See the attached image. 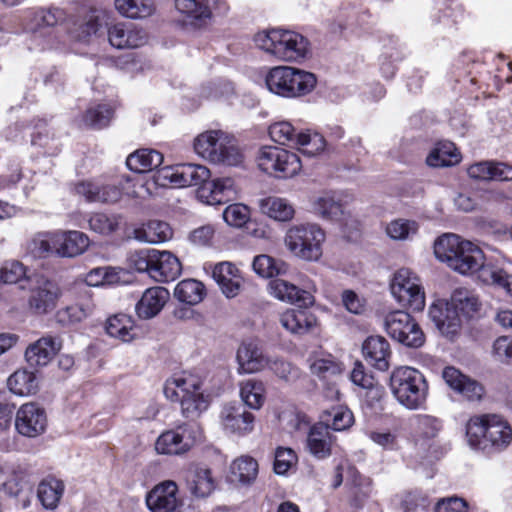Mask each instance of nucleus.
Segmentation results:
<instances>
[{"label": "nucleus", "instance_id": "obj_25", "mask_svg": "<svg viewBox=\"0 0 512 512\" xmlns=\"http://www.w3.org/2000/svg\"><path fill=\"white\" fill-rule=\"evenodd\" d=\"M153 255L150 277L156 282L173 281L181 274V263L171 252L155 249Z\"/></svg>", "mask_w": 512, "mask_h": 512}, {"label": "nucleus", "instance_id": "obj_55", "mask_svg": "<svg viewBox=\"0 0 512 512\" xmlns=\"http://www.w3.org/2000/svg\"><path fill=\"white\" fill-rule=\"evenodd\" d=\"M418 224L413 220L396 219L386 226V234L393 240L404 241L418 232Z\"/></svg>", "mask_w": 512, "mask_h": 512}, {"label": "nucleus", "instance_id": "obj_18", "mask_svg": "<svg viewBox=\"0 0 512 512\" xmlns=\"http://www.w3.org/2000/svg\"><path fill=\"white\" fill-rule=\"evenodd\" d=\"M169 299L168 289L162 286L147 288L136 303L135 312L140 319H152L162 311Z\"/></svg>", "mask_w": 512, "mask_h": 512}, {"label": "nucleus", "instance_id": "obj_22", "mask_svg": "<svg viewBox=\"0 0 512 512\" xmlns=\"http://www.w3.org/2000/svg\"><path fill=\"white\" fill-rule=\"evenodd\" d=\"M110 44L118 49L138 48L147 42L146 32L135 25L115 24L108 30Z\"/></svg>", "mask_w": 512, "mask_h": 512}, {"label": "nucleus", "instance_id": "obj_50", "mask_svg": "<svg viewBox=\"0 0 512 512\" xmlns=\"http://www.w3.org/2000/svg\"><path fill=\"white\" fill-rule=\"evenodd\" d=\"M70 295L75 300V305L85 313V317L92 316L96 310V304L93 300L91 289H88L85 283H73L69 288Z\"/></svg>", "mask_w": 512, "mask_h": 512}, {"label": "nucleus", "instance_id": "obj_44", "mask_svg": "<svg viewBox=\"0 0 512 512\" xmlns=\"http://www.w3.org/2000/svg\"><path fill=\"white\" fill-rule=\"evenodd\" d=\"M89 228L102 236L116 233L124 223L121 214L94 213L89 218Z\"/></svg>", "mask_w": 512, "mask_h": 512}, {"label": "nucleus", "instance_id": "obj_19", "mask_svg": "<svg viewBox=\"0 0 512 512\" xmlns=\"http://www.w3.org/2000/svg\"><path fill=\"white\" fill-rule=\"evenodd\" d=\"M239 370L246 374L260 372L267 368L269 356L265 355L260 345L255 341L243 342L236 354Z\"/></svg>", "mask_w": 512, "mask_h": 512}, {"label": "nucleus", "instance_id": "obj_6", "mask_svg": "<svg viewBox=\"0 0 512 512\" xmlns=\"http://www.w3.org/2000/svg\"><path fill=\"white\" fill-rule=\"evenodd\" d=\"M265 82L272 93L295 98L310 93L317 81L313 73L290 66H278L268 72Z\"/></svg>", "mask_w": 512, "mask_h": 512}, {"label": "nucleus", "instance_id": "obj_51", "mask_svg": "<svg viewBox=\"0 0 512 512\" xmlns=\"http://www.w3.org/2000/svg\"><path fill=\"white\" fill-rule=\"evenodd\" d=\"M55 232L36 234L29 243L28 249L34 257L43 258L57 250Z\"/></svg>", "mask_w": 512, "mask_h": 512}, {"label": "nucleus", "instance_id": "obj_20", "mask_svg": "<svg viewBox=\"0 0 512 512\" xmlns=\"http://www.w3.org/2000/svg\"><path fill=\"white\" fill-rule=\"evenodd\" d=\"M212 277L227 298H234L239 294L243 278L235 264L227 261L215 264Z\"/></svg>", "mask_w": 512, "mask_h": 512}, {"label": "nucleus", "instance_id": "obj_11", "mask_svg": "<svg viewBox=\"0 0 512 512\" xmlns=\"http://www.w3.org/2000/svg\"><path fill=\"white\" fill-rule=\"evenodd\" d=\"M201 437L200 427L195 423H187L163 432L155 442V449L158 454L180 455L190 450Z\"/></svg>", "mask_w": 512, "mask_h": 512}, {"label": "nucleus", "instance_id": "obj_27", "mask_svg": "<svg viewBox=\"0 0 512 512\" xmlns=\"http://www.w3.org/2000/svg\"><path fill=\"white\" fill-rule=\"evenodd\" d=\"M269 292L275 298L299 307H307L313 304V295L306 290H300L297 286L282 279H274L268 284Z\"/></svg>", "mask_w": 512, "mask_h": 512}, {"label": "nucleus", "instance_id": "obj_58", "mask_svg": "<svg viewBox=\"0 0 512 512\" xmlns=\"http://www.w3.org/2000/svg\"><path fill=\"white\" fill-rule=\"evenodd\" d=\"M267 368H269L280 380L285 382L295 381L300 376V371L297 367L280 357H269V364Z\"/></svg>", "mask_w": 512, "mask_h": 512}, {"label": "nucleus", "instance_id": "obj_62", "mask_svg": "<svg viewBox=\"0 0 512 512\" xmlns=\"http://www.w3.org/2000/svg\"><path fill=\"white\" fill-rule=\"evenodd\" d=\"M312 374L320 378H327L329 376H336L341 374V364L335 361L332 357L317 358L310 364Z\"/></svg>", "mask_w": 512, "mask_h": 512}, {"label": "nucleus", "instance_id": "obj_59", "mask_svg": "<svg viewBox=\"0 0 512 512\" xmlns=\"http://www.w3.org/2000/svg\"><path fill=\"white\" fill-rule=\"evenodd\" d=\"M301 166V161L297 154L283 149L275 176L281 178L292 177L301 170Z\"/></svg>", "mask_w": 512, "mask_h": 512}, {"label": "nucleus", "instance_id": "obj_10", "mask_svg": "<svg viewBox=\"0 0 512 512\" xmlns=\"http://www.w3.org/2000/svg\"><path fill=\"white\" fill-rule=\"evenodd\" d=\"M387 334L408 348H420L425 343V334L417 321L407 312L396 310L384 319Z\"/></svg>", "mask_w": 512, "mask_h": 512}, {"label": "nucleus", "instance_id": "obj_35", "mask_svg": "<svg viewBox=\"0 0 512 512\" xmlns=\"http://www.w3.org/2000/svg\"><path fill=\"white\" fill-rule=\"evenodd\" d=\"M261 213L277 221H289L294 217L295 210L285 198L268 196L258 200Z\"/></svg>", "mask_w": 512, "mask_h": 512}, {"label": "nucleus", "instance_id": "obj_23", "mask_svg": "<svg viewBox=\"0 0 512 512\" xmlns=\"http://www.w3.org/2000/svg\"><path fill=\"white\" fill-rule=\"evenodd\" d=\"M365 360L379 371H387L390 366L391 349L389 342L382 336H370L362 345Z\"/></svg>", "mask_w": 512, "mask_h": 512}, {"label": "nucleus", "instance_id": "obj_21", "mask_svg": "<svg viewBox=\"0 0 512 512\" xmlns=\"http://www.w3.org/2000/svg\"><path fill=\"white\" fill-rule=\"evenodd\" d=\"M218 0H175L177 11L195 27L206 25Z\"/></svg>", "mask_w": 512, "mask_h": 512}, {"label": "nucleus", "instance_id": "obj_52", "mask_svg": "<svg viewBox=\"0 0 512 512\" xmlns=\"http://www.w3.org/2000/svg\"><path fill=\"white\" fill-rule=\"evenodd\" d=\"M325 145V139L318 133L298 132V139H296L295 146L304 155L312 157L321 153Z\"/></svg>", "mask_w": 512, "mask_h": 512}, {"label": "nucleus", "instance_id": "obj_43", "mask_svg": "<svg viewBox=\"0 0 512 512\" xmlns=\"http://www.w3.org/2000/svg\"><path fill=\"white\" fill-rule=\"evenodd\" d=\"M265 385L261 380L248 379L240 383V397L252 409H260L265 402Z\"/></svg>", "mask_w": 512, "mask_h": 512}, {"label": "nucleus", "instance_id": "obj_8", "mask_svg": "<svg viewBox=\"0 0 512 512\" xmlns=\"http://www.w3.org/2000/svg\"><path fill=\"white\" fill-rule=\"evenodd\" d=\"M325 232L315 223L291 226L285 235V245L296 257L306 261H317L322 255Z\"/></svg>", "mask_w": 512, "mask_h": 512}, {"label": "nucleus", "instance_id": "obj_41", "mask_svg": "<svg viewBox=\"0 0 512 512\" xmlns=\"http://www.w3.org/2000/svg\"><path fill=\"white\" fill-rule=\"evenodd\" d=\"M64 492V484L56 478L42 480L37 489V497L46 509H55Z\"/></svg>", "mask_w": 512, "mask_h": 512}, {"label": "nucleus", "instance_id": "obj_36", "mask_svg": "<svg viewBox=\"0 0 512 512\" xmlns=\"http://www.w3.org/2000/svg\"><path fill=\"white\" fill-rule=\"evenodd\" d=\"M133 237L140 242L162 243L172 237V229L166 222L151 220L142 227L134 229Z\"/></svg>", "mask_w": 512, "mask_h": 512}, {"label": "nucleus", "instance_id": "obj_32", "mask_svg": "<svg viewBox=\"0 0 512 512\" xmlns=\"http://www.w3.org/2000/svg\"><path fill=\"white\" fill-rule=\"evenodd\" d=\"M449 301L461 318H474L481 309L478 295L467 288L455 289Z\"/></svg>", "mask_w": 512, "mask_h": 512}, {"label": "nucleus", "instance_id": "obj_54", "mask_svg": "<svg viewBox=\"0 0 512 512\" xmlns=\"http://www.w3.org/2000/svg\"><path fill=\"white\" fill-rule=\"evenodd\" d=\"M113 116V109L107 104H98L89 108L83 116V121L87 126L95 129L106 127Z\"/></svg>", "mask_w": 512, "mask_h": 512}, {"label": "nucleus", "instance_id": "obj_14", "mask_svg": "<svg viewBox=\"0 0 512 512\" xmlns=\"http://www.w3.org/2000/svg\"><path fill=\"white\" fill-rule=\"evenodd\" d=\"M61 296L62 291L56 283L42 279L30 290L28 308L35 315L48 314L56 308Z\"/></svg>", "mask_w": 512, "mask_h": 512}, {"label": "nucleus", "instance_id": "obj_49", "mask_svg": "<svg viewBox=\"0 0 512 512\" xmlns=\"http://www.w3.org/2000/svg\"><path fill=\"white\" fill-rule=\"evenodd\" d=\"M221 131H208L200 134L194 142L195 152L204 159L215 163L219 158V153L214 150L213 145H218L217 141Z\"/></svg>", "mask_w": 512, "mask_h": 512}, {"label": "nucleus", "instance_id": "obj_26", "mask_svg": "<svg viewBox=\"0 0 512 512\" xmlns=\"http://www.w3.org/2000/svg\"><path fill=\"white\" fill-rule=\"evenodd\" d=\"M57 244L56 255L76 257L83 254L90 245L88 236L77 230L57 231L54 236Z\"/></svg>", "mask_w": 512, "mask_h": 512}, {"label": "nucleus", "instance_id": "obj_24", "mask_svg": "<svg viewBox=\"0 0 512 512\" xmlns=\"http://www.w3.org/2000/svg\"><path fill=\"white\" fill-rule=\"evenodd\" d=\"M61 349V341L52 336H44L30 344L25 351V359L32 367L47 365Z\"/></svg>", "mask_w": 512, "mask_h": 512}, {"label": "nucleus", "instance_id": "obj_38", "mask_svg": "<svg viewBox=\"0 0 512 512\" xmlns=\"http://www.w3.org/2000/svg\"><path fill=\"white\" fill-rule=\"evenodd\" d=\"M105 329L110 337L122 342H130L134 339V320L126 314H116L106 321Z\"/></svg>", "mask_w": 512, "mask_h": 512}, {"label": "nucleus", "instance_id": "obj_64", "mask_svg": "<svg viewBox=\"0 0 512 512\" xmlns=\"http://www.w3.org/2000/svg\"><path fill=\"white\" fill-rule=\"evenodd\" d=\"M415 426L423 437L434 438L442 429V421L431 415H418L415 418Z\"/></svg>", "mask_w": 512, "mask_h": 512}, {"label": "nucleus", "instance_id": "obj_63", "mask_svg": "<svg viewBox=\"0 0 512 512\" xmlns=\"http://www.w3.org/2000/svg\"><path fill=\"white\" fill-rule=\"evenodd\" d=\"M250 211L246 205L232 204L223 211L225 222L234 227H242L249 220Z\"/></svg>", "mask_w": 512, "mask_h": 512}, {"label": "nucleus", "instance_id": "obj_34", "mask_svg": "<svg viewBox=\"0 0 512 512\" xmlns=\"http://www.w3.org/2000/svg\"><path fill=\"white\" fill-rule=\"evenodd\" d=\"M313 210L324 219L340 221L344 219L345 207L335 192H324L313 202Z\"/></svg>", "mask_w": 512, "mask_h": 512}, {"label": "nucleus", "instance_id": "obj_29", "mask_svg": "<svg viewBox=\"0 0 512 512\" xmlns=\"http://www.w3.org/2000/svg\"><path fill=\"white\" fill-rule=\"evenodd\" d=\"M280 324L292 334L304 335L317 324L316 317L304 309H288L280 315Z\"/></svg>", "mask_w": 512, "mask_h": 512}, {"label": "nucleus", "instance_id": "obj_12", "mask_svg": "<svg viewBox=\"0 0 512 512\" xmlns=\"http://www.w3.org/2000/svg\"><path fill=\"white\" fill-rule=\"evenodd\" d=\"M47 425V413L39 403L28 402L17 410L15 428L19 434L35 438L46 431Z\"/></svg>", "mask_w": 512, "mask_h": 512}, {"label": "nucleus", "instance_id": "obj_17", "mask_svg": "<svg viewBox=\"0 0 512 512\" xmlns=\"http://www.w3.org/2000/svg\"><path fill=\"white\" fill-rule=\"evenodd\" d=\"M429 317L441 334L453 337L461 329L460 314L450 305V301H437L429 307Z\"/></svg>", "mask_w": 512, "mask_h": 512}, {"label": "nucleus", "instance_id": "obj_42", "mask_svg": "<svg viewBox=\"0 0 512 512\" xmlns=\"http://www.w3.org/2000/svg\"><path fill=\"white\" fill-rule=\"evenodd\" d=\"M206 295L205 286L198 280L185 279L179 282L174 289L177 300L188 305L200 303Z\"/></svg>", "mask_w": 512, "mask_h": 512}, {"label": "nucleus", "instance_id": "obj_45", "mask_svg": "<svg viewBox=\"0 0 512 512\" xmlns=\"http://www.w3.org/2000/svg\"><path fill=\"white\" fill-rule=\"evenodd\" d=\"M354 423V416L351 410L344 406L333 407L331 410H326L322 415V422L328 430L344 431L352 426Z\"/></svg>", "mask_w": 512, "mask_h": 512}, {"label": "nucleus", "instance_id": "obj_2", "mask_svg": "<svg viewBox=\"0 0 512 512\" xmlns=\"http://www.w3.org/2000/svg\"><path fill=\"white\" fill-rule=\"evenodd\" d=\"M210 170L200 164H181L165 166L154 175L155 182L160 186L173 184L178 187L199 186L197 198L206 204L217 205L235 200L237 189L230 177L209 180Z\"/></svg>", "mask_w": 512, "mask_h": 512}, {"label": "nucleus", "instance_id": "obj_13", "mask_svg": "<svg viewBox=\"0 0 512 512\" xmlns=\"http://www.w3.org/2000/svg\"><path fill=\"white\" fill-rule=\"evenodd\" d=\"M219 418L222 428L227 433L245 436L254 430L255 416L243 404H225Z\"/></svg>", "mask_w": 512, "mask_h": 512}, {"label": "nucleus", "instance_id": "obj_56", "mask_svg": "<svg viewBox=\"0 0 512 512\" xmlns=\"http://www.w3.org/2000/svg\"><path fill=\"white\" fill-rule=\"evenodd\" d=\"M283 148L276 146H264L257 155L258 167L269 174L276 175Z\"/></svg>", "mask_w": 512, "mask_h": 512}, {"label": "nucleus", "instance_id": "obj_9", "mask_svg": "<svg viewBox=\"0 0 512 512\" xmlns=\"http://www.w3.org/2000/svg\"><path fill=\"white\" fill-rule=\"evenodd\" d=\"M390 291L399 304L414 312H420L425 307V292L421 279L409 268H401L394 273Z\"/></svg>", "mask_w": 512, "mask_h": 512}, {"label": "nucleus", "instance_id": "obj_53", "mask_svg": "<svg viewBox=\"0 0 512 512\" xmlns=\"http://www.w3.org/2000/svg\"><path fill=\"white\" fill-rule=\"evenodd\" d=\"M350 379L355 385L363 389L370 390V392L374 394V397H381V386L378 385V383L375 381L374 377L371 374L365 371V367L361 362H355L354 367L350 373Z\"/></svg>", "mask_w": 512, "mask_h": 512}, {"label": "nucleus", "instance_id": "obj_3", "mask_svg": "<svg viewBox=\"0 0 512 512\" xmlns=\"http://www.w3.org/2000/svg\"><path fill=\"white\" fill-rule=\"evenodd\" d=\"M466 439L469 447L486 454L506 450L512 442V427L499 414L472 416L466 424Z\"/></svg>", "mask_w": 512, "mask_h": 512}, {"label": "nucleus", "instance_id": "obj_46", "mask_svg": "<svg viewBox=\"0 0 512 512\" xmlns=\"http://www.w3.org/2000/svg\"><path fill=\"white\" fill-rule=\"evenodd\" d=\"M115 7L121 15L132 19L148 17L155 10L153 0H115Z\"/></svg>", "mask_w": 512, "mask_h": 512}, {"label": "nucleus", "instance_id": "obj_16", "mask_svg": "<svg viewBox=\"0 0 512 512\" xmlns=\"http://www.w3.org/2000/svg\"><path fill=\"white\" fill-rule=\"evenodd\" d=\"M445 383L468 401H480L485 393L484 387L478 381L464 375L459 369L448 366L442 371Z\"/></svg>", "mask_w": 512, "mask_h": 512}, {"label": "nucleus", "instance_id": "obj_48", "mask_svg": "<svg viewBox=\"0 0 512 512\" xmlns=\"http://www.w3.org/2000/svg\"><path fill=\"white\" fill-rule=\"evenodd\" d=\"M231 474L233 480L242 484H250L255 481L258 475V463L250 456H241L233 461Z\"/></svg>", "mask_w": 512, "mask_h": 512}, {"label": "nucleus", "instance_id": "obj_7", "mask_svg": "<svg viewBox=\"0 0 512 512\" xmlns=\"http://www.w3.org/2000/svg\"><path fill=\"white\" fill-rule=\"evenodd\" d=\"M164 395L173 402H179L184 417L195 419L208 408L200 383L192 376H176L166 381Z\"/></svg>", "mask_w": 512, "mask_h": 512}, {"label": "nucleus", "instance_id": "obj_1", "mask_svg": "<svg viewBox=\"0 0 512 512\" xmlns=\"http://www.w3.org/2000/svg\"><path fill=\"white\" fill-rule=\"evenodd\" d=\"M434 254L454 271L462 275L478 272L482 282L497 285L512 296V271L505 266L485 263L483 251L473 242L456 234H444L435 241Z\"/></svg>", "mask_w": 512, "mask_h": 512}, {"label": "nucleus", "instance_id": "obj_40", "mask_svg": "<svg viewBox=\"0 0 512 512\" xmlns=\"http://www.w3.org/2000/svg\"><path fill=\"white\" fill-rule=\"evenodd\" d=\"M461 155L451 142L439 143L427 156L426 163L431 167L453 166L460 162Z\"/></svg>", "mask_w": 512, "mask_h": 512}, {"label": "nucleus", "instance_id": "obj_60", "mask_svg": "<svg viewBox=\"0 0 512 512\" xmlns=\"http://www.w3.org/2000/svg\"><path fill=\"white\" fill-rule=\"evenodd\" d=\"M154 251L155 249L146 248L131 252L128 257L129 266L137 272H146L150 276Z\"/></svg>", "mask_w": 512, "mask_h": 512}, {"label": "nucleus", "instance_id": "obj_31", "mask_svg": "<svg viewBox=\"0 0 512 512\" xmlns=\"http://www.w3.org/2000/svg\"><path fill=\"white\" fill-rule=\"evenodd\" d=\"M467 173L476 180H512V166L502 162H478L469 166Z\"/></svg>", "mask_w": 512, "mask_h": 512}, {"label": "nucleus", "instance_id": "obj_47", "mask_svg": "<svg viewBox=\"0 0 512 512\" xmlns=\"http://www.w3.org/2000/svg\"><path fill=\"white\" fill-rule=\"evenodd\" d=\"M253 270L263 278H272L287 272V264L279 259L269 255L261 254L254 258L252 263Z\"/></svg>", "mask_w": 512, "mask_h": 512}, {"label": "nucleus", "instance_id": "obj_57", "mask_svg": "<svg viewBox=\"0 0 512 512\" xmlns=\"http://www.w3.org/2000/svg\"><path fill=\"white\" fill-rule=\"evenodd\" d=\"M269 135L274 142L282 145L289 144L295 146L296 139H298V133L295 128L287 121L276 122L270 125Z\"/></svg>", "mask_w": 512, "mask_h": 512}, {"label": "nucleus", "instance_id": "obj_30", "mask_svg": "<svg viewBox=\"0 0 512 512\" xmlns=\"http://www.w3.org/2000/svg\"><path fill=\"white\" fill-rule=\"evenodd\" d=\"M78 195L84 196L89 202L113 204L120 200L121 189L116 185L99 186L91 182H81L75 186Z\"/></svg>", "mask_w": 512, "mask_h": 512}, {"label": "nucleus", "instance_id": "obj_37", "mask_svg": "<svg viewBox=\"0 0 512 512\" xmlns=\"http://www.w3.org/2000/svg\"><path fill=\"white\" fill-rule=\"evenodd\" d=\"M163 162L160 152L153 149H140L126 159L127 167L134 172L144 173L158 168Z\"/></svg>", "mask_w": 512, "mask_h": 512}, {"label": "nucleus", "instance_id": "obj_28", "mask_svg": "<svg viewBox=\"0 0 512 512\" xmlns=\"http://www.w3.org/2000/svg\"><path fill=\"white\" fill-rule=\"evenodd\" d=\"M335 437L323 424H316L309 430L306 448L311 455L319 460L328 458L332 453Z\"/></svg>", "mask_w": 512, "mask_h": 512}, {"label": "nucleus", "instance_id": "obj_39", "mask_svg": "<svg viewBox=\"0 0 512 512\" xmlns=\"http://www.w3.org/2000/svg\"><path fill=\"white\" fill-rule=\"evenodd\" d=\"M9 390L15 395L28 396L35 394L38 382L34 372L26 369L16 370L7 380Z\"/></svg>", "mask_w": 512, "mask_h": 512}, {"label": "nucleus", "instance_id": "obj_5", "mask_svg": "<svg viewBox=\"0 0 512 512\" xmlns=\"http://www.w3.org/2000/svg\"><path fill=\"white\" fill-rule=\"evenodd\" d=\"M390 388L397 401L410 410L422 408L428 394V384L423 374L412 367L401 366L390 376Z\"/></svg>", "mask_w": 512, "mask_h": 512}, {"label": "nucleus", "instance_id": "obj_4", "mask_svg": "<svg viewBox=\"0 0 512 512\" xmlns=\"http://www.w3.org/2000/svg\"><path fill=\"white\" fill-rule=\"evenodd\" d=\"M256 46L281 61L299 62L309 52V42L301 34L282 29L262 31L254 36Z\"/></svg>", "mask_w": 512, "mask_h": 512}, {"label": "nucleus", "instance_id": "obj_15", "mask_svg": "<svg viewBox=\"0 0 512 512\" xmlns=\"http://www.w3.org/2000/svg\"><path fill=\"white\" fill-rule=\"evenodd\" d=\"M146 504L151 512H175L182 505L177 484L172 480L157 484L147 494Z\"/></svg>", "mask_w": 512, "mask_h": 512}, {"label": "nucleus", "instance_id": "obj_33", "mask_svg": "<svg viewBox=\"0 0 512 512\" xmlns=\"http://www.w3.org/2000/svg\"><path fill=\"white\" fill-rule=\"evenodd\" d=\"M185 478L189 491L195 497H207L215 488L211 471L208 468L200 466L192 467L187 471Z\"/></svg>", "mask_w": 512, "mask_h": 512}, {"label": "nucleus", "instance_id": "obj_61", "mask_svg": "<svg viewBox=\"0 0 512 512\" xmlns=\"http://www.w3.org/2000/svg\"><path fill=\"white\" fill-rule=\"evenodd\" d=\"M117 282V273L114 270L106 268L92 269L85 277V280L76 281L75 283H85L88 289L98 287L105 284H113Z\"/></svg>", "mask_w": 512, "mask_h": 512}]
</instances>
